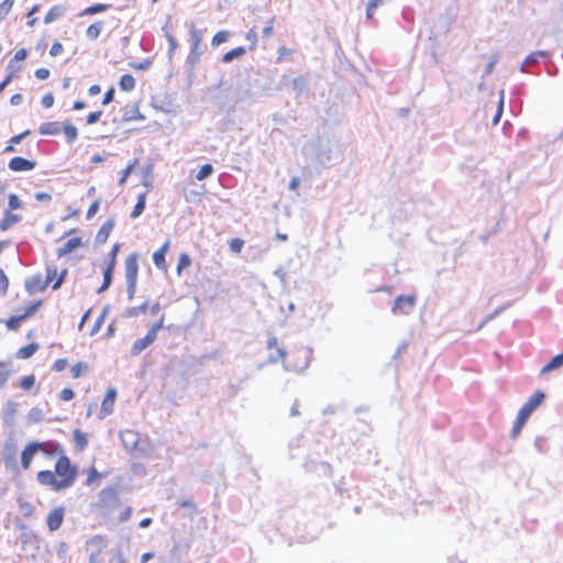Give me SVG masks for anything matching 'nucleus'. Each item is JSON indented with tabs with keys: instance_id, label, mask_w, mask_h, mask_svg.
I'll return each instance as SVG.
<instances>
[{
	"instance_id": "obj_25",
	"label": "nucleus",
	"mask_w": 563,
	"mask_h": 563,
	"mask_svg": "<svg viewBox=\"0 0 563 563\" xmlns=\"http://www.w3.org/2000/svg\"><path fill=\"white\" fill-rule=\"evenodd\" d=\"M38 350L37 343H30L16 352V357L21 360L30 358Z\"/></svg>"
},
{
	"instance_id": "obj_58",
	"label": "nucleus",
	"mask_w": 563,
	"mask_h": 563,
	"mask_svg": "<svg viewBox=\"0 0 563 563\" xmlns=\"http://www.w3.org/2000/svg\"><path fill=\"white\" fill-rule=\"evenodd\" d=\"M9 287V280L2 269H0V290L5 294Z\"/></svg>"
},
{
	"instance_id": "obj_23",
	"label": "nucleus",
	"mask_w": 563,
	"mask_h": 563,
	"mask_svg": "<svg viewBox=\"0 0 563 563\" xmlns=\"http://www.w3.org/2000/svg\"><path fill=\"white\" fill-rule=\"evenodd\" d=\"M38 132L42 135H57L60 132V125L58 122H45L41 124Z\"/></svg>"
},
{
	"instance_id": "obj_14",
	"label": "nucleus",
	"mask_w": 563,
	"mask_h": 563,
	"mask_svg": "<svg viewBox=\"0 0 563 563\" xmlns=\"http://www.w3.org/2000/svg\"><path fill=\"white\" fill-rule=\"evenodd\" d=\"M120 439L124 448L129 451L134 450L139 443V434L132 430H125L120 433Z\"/></svg>"
},
{
	"instance_id": "obj_11",
	"label": "nucleus",
	"mask_w": 563,
	"mask_h": 563,
	"mask_svg": "<svg viewBox=\"0 0 563 563\" xmlns=\"http://www.w3.org/2000/svg\"><path fill=\"white\" fill-rule=\"evenodd\" d=\"M115 398L117 390L114 388H109L101 404V418L112 413Z\"/></svg>"
},
{
	"instance_id": "obj_37",
	"label": "nucleus",
	"mask_w": 563,
	"mask_h": 563,
	"mask_svg": "<svg viewBox=\"0 0 563 563\" xmlns=\"http://www.w3.org/2000/svg\"><path fill=\"white\" fill-rule=\"evenodd\" d=\"M147 302H144L140 306L131 307L125 311V317L128 318H134L142 313H144L147 310Z\"/></svg>"
},
{
	"instance_id": "obj_57",
	"label": "nucleus",
	"mask_w": 563,
	"mask_h": 563,
	"mask_svg": "<svg viewBox=\"0 0 563 563\" xmlns=\"http://www.w3.org/2000/svg\"><path fill=\"white\" fill-rule=\"evenodd\" d=\"M57 275V269L56 267L54 266H47L46 268V278L44 282H47V286L49 285L51 282L54 280V278L56 277Z\"/></svg>"
},
{
	"instance_id": "obj_38",
	"label": "nucleus",
	"mask_w": 563,
	"mask_h": 563,
	"mask_svg": "<svg viewBox=\"0 0 563 563\" xmlns=\"http://www.w3.org/2000/svg\"><path fill=\"white\" fill-rule=\"evenodd\" d=\"M10 364L0 362V387L4 386L11 375Z\"/></svg>"
},
{
	"instance_id": "obj_19",
	"label": "nucleus",
	"mask_w": 563,
	"mask_h": 563,
	"mask_svg": "<svg viewBox=\"0 0 563 563\" xmlns=\"http://www.w3.org/2000/svg\"><path fill=\"white\" fill-rule=\"evenodd\" d=\"M169 249V241H166L159 250L154 252L153 254V262L157 268H165L166 262H165V255Z\"/></svg>"
},
{
	"instance_id": "obj_7",
	"label": "nucleus",
	"mask_w": 563,
	"mask_h": 563,
	"mask_svg": "<svg viewBox=\"0 0 563 563\" xmlns=\"http://www.w3.org/2000/svg\"><path fill=\"white\" fill-rule=\"evenodd\" d=\"M35 166L36 162L20 156L11 158L8 164L10 170L18 173L32 170Z\"/></svg>"
},
{
	"instance_id": "obj_63",
	"label": "nucleus",
	"mask_w": 563,
	"mask_h": 563,
	"mask_svg": "<svg viewBox=\"0 0 563 563\" xmlns=\"http://www.w3.org/2000/svg\"><path fill=\"white\" fill-rule=\"evenodd\" d=\"M26 57H27V51L25 48H20L15 52L12 60L18 63V62L24 60Z\"/></svg>"
},
{
	"instance_id": "obj_60",
	"label": "nucleus",
	"mask_w": 563,
	"mask_h": 563,
	"mask_svg": "<svg viewBox=\"0 0 563 563\" xmlns=\"http://www.w3.org/2000/svg\"><path fill=\"white\" fill-rule=\"evenodd\" d=\"M63 45L59 42H55L49 49V55L52 57H56L63 52Z\"/></svg>"
},
{
	"instance_id": "obj_48",
	"label": "nucleus",
	"mask_w": 563,
	"mask_h": 563,
	"mask_svg": "<svg viewBox=\"0 0 563 563\" xmlns=\"http://www.w3.org/2000/svg\"><path fill=\"white\" fill-rule=\"evenodd\" d=\"M166 38L168 41V44H169V48H168V58L172 59L173 57V54L174 52L176 51L178 44H177V41L176 38L174 37V35H172L170 33H166Z\"/></svg>"
},
{
	"instance_id": "obj_44",
	"label": "nucleus",
	"mask_w": 563,
	"mask_h": 563,
	"mask_svg": "<svg viewBox=\"0 0 563 563\" xmlns=\"http://www.w3.org/2000/svg\"><path fill=\"white\" fill-rule=\"evenodd\" d=\"M88 368L87 364L86 363H82V362H79V363H76L73 367H71V376L74 378H78L84 372H86Z\"/></svg>"
},
{
	"instance_id": "obj_56",
	"label": "nucleus",
	"mask_w": 563,
	"mask_h": 563,
	"mask_svg": "<svg viewBox=\"0 0 563 563\" xmlns=\"http://www.w3.org/2000/svg\"><path fill=\"white\" fill-rule=\"evenodd\" d=\"M67 365H68L67 360H65V358H58V360H56V361L54 362V364H53V369H54L55 372H62V371H64V369L67 367Z\"/></svg>"
},
{
	"instance_id": "obj_24",
	"label": "nucleus",
	"mask_w": 563,
	"mask_h": 563,
	"mask_svg": "<svg viewBox=\"0 0 563 563\" xmlns=\"http://www.w3.org/2000/svg\"><path fill=\"white\" fill-rule=\"evenodd\" d=\"M65 13V9L64 7L62 5H54L53 8H51V10L45 14L44 16V23L45 24H49L54 21H56L57 19H59L60 16H63Z\"/></svg>"
},
{
	"instance_id": "obj_39",
	"label": "nucleus",
	"mask_w": 563,
	"mask_h": 563,
	"mask_svg": "<svg viewBox=\"0 0 563 563\" xmlns=\"http://www.w3.org/2000/svg\"><path fill=\"white\" fill-rule=\"evenodd\" d=\"M229 37H230L229 31H219L213 35L211 45L219 46L220 44L225 43L229 40Z\"/></svg>"
},
{
	"instance_id": "obj_33",
	"label": "nucleus",
	"mask_w": 563,
	"mask_h": 563,
	"mask_svg": "<svg viewBox=\"0 0 563 563\" xmlns=\"http://www.w3.org/2000/svg\"><path fill=\"white\" fill-rule=\"evenodd\" d=\"M146 196L145 194H141L137 198V202L134 206V209L131 213V218L135 219L142 214L145 209Z\"/></svg>"
},
{
	"instance_id": "obj_59",
	"label": "nucleus",
	"mask_w": 563,
	"mask_h": 563,
	"mask_svg": "<svg viewBox=\"0 0 563 563\" xmlns=\"http://www.w3.org/2000/svg\"><path fill=\"white\" fill-rule=\"evenodd\" d=\"M136 284L137 282H126V292L128 298L132 300L134 298L135 291H136Z\"/></svg>"
},
{
	"instance_id": "obj_64",
	"label": "nucleus",
	"mask_w": 563,
	"mask_h": 563,
	"mask_svg": "<svg viewBox=\"0 0 563 563\" xmlns=\"http://www.w3.org/2000/svg\"><path fill=\"white\" fill-rule=\"evenodd\" d=\"M34 198L40 202L48 203L52 200V196L47 192H36Z\"/></svg>"
},
{
	"instance_id": "obj_22",
	"label": "nucleus",
	"mask_w": 563,
	"mask_h": 563,
	"mask_svg": "<svg viewBox=\"0 0 563 563\" xmlns=\"http://www.w3.org/2000/svg\"><path fill=\"white\" fill-rule=\"evenodd\" d=\"M201 54V46H190L186 63L190 66L191 70L199 64Z\"/></svg>"
},
{
	"instance_id": "obj_47",
	"label": "nucleus",
	"mask_w": 563,
	"mask_h": 563,
	"mask_svg": "<svg viewBox=\"0 0 563 563\" xmlns=\"http://www.w3.org/2000/svg\"><path fill=\"white\" fill-rule=\"evenodd\" d=\"M129 65H130V67H132L133 69H136V70H146L151 67L152 59L146 58L140 63H130Z\"/></svg>"
},
{
	"instance_id": "obj_30",
	"label": "nucleus",
	"mask_w": 563,
	"mask_h": 563,
	"mask_svg": "<svg viewBox=\"0 0 563 563\" xmlns=\"http://www.w3.org/2000/svg\"><path fill=\"white\" fill-rule=\"evenodd\" d=\"M119 86L123 91H132L135 88V79L132 75L125 74L120 78Z\"/></svg>"
},
{
	"instance_id": "obj_2",
	"label": "nucleus",
	"mask_w": 563,
	"mask_h": 563,
	"mask_svg": "<svg viewBox=\"0 0 563 563\" xmlns=\"http://www.w3.org/2000/svg\"><path fill=\"white\" fill-rule=\"evenodd\" d=\"M544 397L545 396L542 391H536L521 407L510 432L512 438H516L520 433L529 417L543 402Z\"/></svg>"
},
{
	"instance_id": "obj_13",
	"label": "nucleus",
	"mask_w": 563,
	"mask_h": 563,
	"mask_svg": "<svg viewBox=\"0 0 563 563\" xmlns=\"http://www.w3.org/2000/svg\"><path fill=\"white\" fill-rule=\"evenodd\" d=\"M47 287V282L42 279L41 275L32 276L25 280V289L30 295L37 291H44Z\"/></svg>"
},
{
	"instance_id": "obj_40",
	"label": "nucleus",
	"mask_w": 563,
	"mask_h": 563,
	"mask_svg": "<svg viewBox=\"0 0 563 563\" xmlns=\"http://www.w3.org/2000/svg\"><path fill=\"white\" fill-rule=\"evenodd\" d=\"M213 173V167L211 164H205L200 167L199 172L196 175V179L201 181L208 178Z\"/></svg>"
},
{
	"instance_id": "obj_5",
	"label": "nucleus",
	"mask_w": 563,
	"mask_h": 563,
	"mask_svg": "<svg viewBox=\"0 0 563 563\" xmlns=\"http://www.w3.org/2000/svg\"><path fill=\"white\" fill-rule=\"evenodd\" d=\"M416 301H417V299L412 295H410V296L400 295V296L396 297V299L394 301V306L391 308L393 314H395V316L409 314L413 310Z\"/></svg>"
},
{
	"instance_id": "obj_36",
	"label": "nucleus",
	"mask_w": 563,
	"mask_h": 563,
	"mask_svg": "<svg viewBox=\"0 0 563 563\" xmlns=\"http://www.w3.org/2000/svg\"><path fill=\"white\" fill-rule=\"evenodd\" d=\"M110 8L109 4L97 3L86 8L80 15H93L107 11Z\"/></svg>"
},
{
	"instance_id": "obj_15",
	"label": "nucleus",
	"mask_w": 563,
	"mask_h": 563,
	"mask_svg": "<svg viewBox=\"0 0 563 563\" xmlns=\"http://www.w3.org/2000/svg\"><path fill=\"white\" fill-rule=\"evenodd\" d=\"M114 219H108L96 234V243L104 244L114 227Z\"/></svg>"
},
{
	"instance_id": "obj_1",
	"label": "nucleus",
	"mask_w": 563,
	"mask_h": 563,
	"mask_svg": "<svg viewBox=\"0 0 563 563\" xmlns=\"http://www.w3.org/2000/svg\"><path fill=\"white\" fill-rule=\"evenodd\" d=\"M303 154L314 159L320 166L329 167L333 161L332 145L328 137L318 136L303 146Z\"/></svg>"
},
{
	"instance_id": "obj_62",
	"label": "nucleus",
	"mask_w": 563,
	"mask_h": 563,
	"mask_svg": "<svg viewBox=\"0 0 563 563\" xmlns=\"http://www.w3.org/2000/svg\"><path fill=\"white\" fill-rule=\"evenodd\" d=\"M246 40L251 42V49H253L256 45V42H257V35H256V32L254 29H251L247 33H246Z\"/></svg>"
},
{
	"instance_id": "obj_21",
	"label": "nucleus",
	"mask_w": 563,
	"mask_h": 563,
	"mask_svg": "<svg viewBox=\"0 0 563 563\" xmlns=\"http://www.w3.org/2000/svg\"><path fill=\"white\" fill-rule=\"evenodd\" d=\"M81 245V239L80 238H73L68 240L62 247L57 250V256L63 257L70 252H73L75 249L79 247Z\"/></svg>"
},
{
	"instance_id": "obj_53",
	"label": "nucleus",
	"mask_w": 563,
	"mask_h": 563,
	"mask_svg": "<svg viewBox=\"0 0 563 563\" xmlns=\"http://www.w3.org/2000/svg\"><path fill=\"white\" fill-rule=\"evenodd\" d=\"M75 397V393L73 389L70 388H64L60 393H59V398L64 401H70L73 398Z\"/></svg>"
},
{
	"instance_id": "obj_34",
	"label": "nucleus",
	"mask_w": 563,
	"mask_h": 563,
	"mask_svg": "<svg viewBox=\"0 0 563 563\" xmlns=\"http://www.w3.org/2000/svg\"><path fill=\"white\" fill-rule=\"evenodd\" d=\"M100 500L102 503H111L117 500V490L113 487H106L100 492Z\"/></svg>"
},
{
	"instance_id": "obj_42",
	"label": "nucleus",
	"mask_w": 563,
	"mask_h": 563,
	"mask_svg": "<svg viewBox=\"0 0 563 563\" xmlns=\"http://www.w3.org/2000/svg\"><path fill=\"white\" fill-rule=\"evenodd\" d=\"M24 320L22 314L13 316L5 321L7 328L9 330H16L20 327V323Z\"/></svg>"
},
{
	"instance_id": "obj_20",
	"label": "nucleus",
	"mask_w": 563,
	"mask_h": 563,
	"mask_svg": "<svg viewBox=\"0 0 563 563\" xmlns=\"http://www.w3.org/2000/svg\"><path fill=\"white\" fill-rule=\"evenodd\" d=\"M3 459L7 464H12L16 459V445L12 440H8L3 446Z\"/></svg>"
},
{
	"instance_id": "obj_51",
	"label": "nucleus",
	"mask_w": 563,
	"mask_h": 563,
	"mask_svg": "<svg viewBox=\"0 0 563 563\" xmlns=\"http://www.w3.org/2000/svg\"><path fill=\"white\" fill-rule=\"evenodd\" d=\"M136 163H137V161H134L133 163H131L126 166V168L122 172V177L119 180V185H123L126 181L128 177L131 175Z\"/></svg>"
},
{
	"instance_id": "obj_8",
	"label": "nucleus",
	"mask_w": 563,
	"mask_h": 563,
	"mask_svg": "<svg viewBox=\"0 0 563 563\" xmlns=\"http://www.w3.org/2000/svg\"><path fill=\"white\" fill-rule=\"evenodd\" d=\"M125 266V280L126 282H137L139 274V263H137V254H130L124 263Z\"/></svg>"
},
{
	"instance_id": "obj_43",
	"label": "nucleus",
	"mask_w": 563,
	"mask_h": 563,
	"mask_svg": "<svg viewBox=\"0 0 563 563\" xmlns=\"http://www.w3.org/2000/svg\"><path fill=\"white\" fill-rule=\"evenodd\" d=\"M74 440L79 449H84L88 443L86 434L79 430H75Z\"/></svg>"
},
{
	"instance_id": "obj_28",
	"label": "nucleus",
	"mask_w": 563,
	"mask_h": 563,
	"mask_svg": "<svg viewBox=\"0 0 563 563\" xmlns=\"http://www.w3.org/2000/svg\"><path fill=\"white\" fill-rule=\"evenodd\" d=\"M102 27H103L102 21H97V22L92 23L86 30V36L91 41L97 40L102 31Z\"/></svg>"
},
{
	"instance_id": "obj_32",
	"label": "nucleus",
	"mask_w": 563,
	"mask_h": 563,
	"mask_svg": "<svg viewBox=\"0 0 563 563\" xmlns=\"http://www.w3.org/2000/svg\"><path fill=\"white\" fill-rule=\"evenodd\" d=\"M390 0H368L366 5V18L372 19L375 13V10L382 5H385Z\"/></svg>"
},
{
	"instance_id": "obj_26",
	"label": "nucleus",
	"mask_w": 563,
	"mask_h": 563,
	"mask_svg": "<svg viewBox=\"0 0 563 563\" xmlns=\"http://www.w3.org/2000/svg\"><path fill=\"white\" fill-rule=\"evenodd\" d=\"M563 366V353L554 356L548 364L541 368V374H547L551 371Z\"/></svg>"
},
{
	"instance_id": "obj_18",
	"label": "nucleus",
	"mask_w": 563,
	"mask_h": 563,
	"mask_svg": "<svg viewBox=\"0 0 563 563\" xmlns=\"http://www.w3.org/2000/svg\"><path fill=\"white\" fill-rule=\"evenodd\" d=\"M548 53L544 51H537L531 54H529L522 65L520 66V71L525 73L527 71V67L533 66L539 63L540 58L547 57Z\"/></svg>"
},
{
	"instance_id": "obj_31",
	"label": "nucleus",
	"mask_w": 563,
	"mask_h": 563,
	"mask_svg": "<svg viewBox=\"0 0 563 563\" xmlns=\"http://www.w3.org/2000/svg\"><path fill=\"white\" fill-rule=\"evenodd\" d=\"M63 130H64V134H65L67 143L71 144L74 141L77 140L78 131L75 125H73L71 123H65L63 126Z\"/></svg>"
},
{
	"instance_id": "obj_46",
	"label": "nucleus",
	"mask_w": 563,
	"mask_h": 563,
	"mask_svg": "<svg viewBox=\"0 0 563 563\" xmlns=\"http://www.w3.org/2000/svg\"><path fill=\"white\" fill-rule=\"evenodd\" d=\"M34 384H35V376L29 375V376H24L21 379L20 387L24 390H29L34 386Z\"/></svg>"
},
{
	"instance_id": "obj_29",
	"label": "nucleus",
	"mask_w": 563,
	"mask_h": 563,
	"mask_svg": "<svg viewBox=\"0 0 563 563\" xmlns=\"http://www.w3.org/2000/svg\"><path fill=\"white\" fill-rule=\"evenodd\" d=\"M113 272H114V269H112L111 266H107L103 269V283L97 290L98 294L106 291L110 287V285L112 283Z\"/></svg>"
},
{
	"instance_id": "obj_55",
	"label": "nucleus",
	"mask_w": 563,
	"mask_h": 563,
	"mask_svg": "<svg viewBox=\"0 0 563 563\" xmlns=\"http://www.w3.org/2000/svg\"><path fill=\"white\" fill-rule=\"evenodd\" d=\"M30 133H31V131L26 130L21 134L14 135L9 140V143H11L15 146L16 144H20L22 142V140H24Z\"/></svg>"
},
{
	"instance_id": "obj_10",
	"label": "nucleus",
	"mask_w": 563,
	"mask_h": 563,
	"mask_svg": "<svg viewBox=\"0 0 563 563\" xmlns=\"http://www.w3.org/2000/svg\"><path fill=\"white\" fill-rule=\"evenodd\" d=\"M42 444L40 442H32L23 450L21 455V463L23 468L27 470L31 465L33 456L40 452Z\"/></svg>"
},
{
	"instance_id": "obj_6",
	"label": "nucleus",
	"mask_w": 563,
	"mask_h": 563,
	"mask_svg": "<svg viewBox=\"0 0 563 563\" xmlns=\"http://www.w3.org/2000/svg\"><path fill=\"white\" fill-rule=\"evenodd\" d=\"M88 545L95 548L89 555V563H102L100 553L106 547L104 538L101 536H95L88 541Z\"/></svg>"
},
{
	"instance_id": "obj_3",
	"label": "nucleus",
	"mask_w": 563,
	"mask_h": 563,
	"mask_svg": "<svg viewBox=\"0 0 563 563\" xmlns=\"http://www.w3.org/2000/svg\"><path fill=\"white\" fill-rule=\"evenodd\" d=\"M55 474L60 479H70L69 487L74 485L77 477V468L70 464V460L65 454L60 455L55 465Z\"/></svg>"
},
{
	"instance_id": "obj_4",
	"label": "nucleus",
	"mask_w": 563,
	"mask_h": 563,
	"mask_svg": "<svg viewBox=\"0 0 563 563\" xmlns=\"http://www.w3.org/2000/svg\"><path fill=\"white\" fill-rule=\"evenodd\" d=\"M40 484L51 486L54 490H63L69 488L70 479H57L52 471H41L37 473Z\"/></svg>"
},
{
	"instance_id": "obj_27",
	"label": "nucleus",
	"mask_w": 563,
	"mask_h": 563,
	"mask_svg": "<svg viewBox=\"0 0 563 563\" xmlns=\"http://www.w3.org/2000/svg\"><path fill=\"white\" fill-rule=\"evenodd\" d=\"M245 53H246V49L243 46H239V47L233 48L230 52L225 53L222 57V62L225 64H229L233 59L244 56Z\"/></svg>"
},
{
	"instance_id": "obj_49",
	"label": "nucleus",
	"mask_w": 563,
	"mask_h": 563,
	"mask_svg": "<svg viewBox=\"0 0 563 563\" xmlns=\"http://www.w3.org/2000/svg\"><path fill=\"white\" fill-rule=\"evenodd\" d=\"M119 250H120V244L115 243L110 251V254H109L110 261L107 266H111L112 269H114V267H115L117 255H118Z\"/></svg>"
},
{
	"instance_id": "obj_17",
	"label": "nucleus",
	"mask_w": 563,
	"mask_h": 563,
	"mask_svg": "<svg viewBox=\"0 0 563 563\" xmlns=\"http://www.w3.org/2000/svg\"><path fill=\"white\" fill-rule=\"evenodd\" d=\"M21 220H22L21 216L14 214L10 210H5L4 211V217L0 221V230L1 231H7L8 229H10L12 225H14L15 223L20 222Z\"/></svg>"
},
{
	"instance_id": "obj_50",
	"label": "nucleus",
	"mask_w": 563,
	"mask_h": 563,
	"mask_svg": "<svg viewBox=\"0 0 563 563\" xmlns=\"http://www.w3.org/2000/svg\"><path fill=\"white\" fill-rule=\"evenodd\" d=\"M243 245H244V241L241 239H238V238L232 239L229 243L230 250L236 254L242 251Z\"/></svg>"
},
{
	"instance_id": "obj_52",
	"label": "nucleus",
	"mask_w": 563,
	"mask_h": 563,
	"mask_svg": "<svg viewBox=\"0 0 563 563\" xmlns=\"http://www.w3.org/2000/svg\"><path fill=\"white\" fill-rule=\"evenodd\" d=\"M42 305V300H37L33 303H31L26 309L25 312L22 314L24 319L32 316Z\"/></svg>"
},
{
	"instance_id": "obj_9",
	"label": "nucleus",
	"mask_w": 563,
	"mask_h": 563,
	"mask_svg": "<svg viewBox=\"0 0 563 563\" xmlns=\"http://www.w3.org/2000/svg\"><path fill=\"white\" fill-rule=\"evenodd\" d=\"M157 338L154 335V333H151L147 331L146 335L144 338L137 339L132 347H131V354L133 356L139 355L141 352H143L145 349H147L151 344L155 342Z\"/></svg>"
},
{
	"instance_id": "obj_54",
	"label": "nucleus",
	"mask_w": 563,
	"mask_h": 563,
	"mask_svg": "<svg viewBox=\"0 0 563 563\" xmlns=\"http://www.w3.org/2000/svg\"><path fill=\"white\" fill-rule=\"evenodd\" d=\"M41 103L46 109L51 108L54 104V96H53V93L52 92H47L46 95H44L43 98H42Z\"/></svg>"
},
{
	"instance_id": "obj_35",
	"label": "nucleus",
	"mask_w": 563,
	"mask_h": 563,
	"mask_svg": "<svg viewBox=\"0 0 563 563\" xmlns=\"http://www.w3.org/2000/svg\"><path fill=\"white\" fill-rule=\"evenodd\" d=\"M202 42V32L194 25L190 24V46H201Z\"/></svg>"
},
{
	"instance_id": "obj_12",
	"label": "nucleus",
	"mask_w": 563,
	"mask_h": 563,
	"mask_svg": "<svg viewBox=\"0 0 563 563\" xmlns=\"http://www.w3.org/2000/svg\"><path fill=\"white\" fill-rule=\"evenodd\" d=\"M64 520V509L62 507L53 509L46 519L47 527L51 531L59 529Z\"/></svg>"
},
{
	"instance_id": "obj_16",
	"label": "nucleus",
	"mask_w": 563,
	"mask_h": 563,
	"mask_svg": "<svg viewBox=\"0 0 563 563\" xmlns=\"http://www.w3.org/2000/svg\"><path fill=\"white\" fill-rule=\"evenodd\" d=\"M40 444H42V446L40 448V452H42L45 456H55L64 454L62 445L56 442H40Z\"/></svg>"
},
{
	"instance_id": "obj_61",
	"label": "nucleus",
	"mask_w": 563,
	"mask_h": 563,
	"mask_svg": "<svg viewBox=\"0 0 563 563\" xmlns=\"http://www.w3.org/2000/svg\"><path fill=\"white\" fill-rule=\"evenodd\" d=\"M99 206H100L99 200H96L90 205V207L87 211V219H91L98 212Z\"/></svg>"
},
{
	"instance_id": "obj_41",
	"label": "nucleus",
	"mask_w": 563,
	"mask_h": 563,
	"mask_svg": "<svg viewBox=\"0 0 563 563\" xmlns=\"http://www.w3.org/2000/svg\"><path fill=\"white\" fill-rule=\"evenodd\" d=\"M14 4V0H4L0 3V21L4 20Z\"/></svg>"
},
{
	"instance_id": "obj_45",
	"label": "nucleus",
	"mask_w": 563,
	"mask_h": 563,
	"mask_svg": "<svg viewBox=\"0 0 563 563\" xmlns=\"http://www.w3.org/2000/svg\"><path fill=\"white\" fill-rule=\"evenodd\" d=\"M22 207V203L19 199V197L15 195V194H10L9 195V202H8V209L7 210H15V209H20Z\"/></svg>"
}]
</instances>
